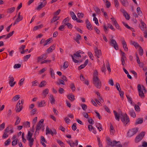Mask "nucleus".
I'll use <instances>...</instances> for the list:
<instances>
[{"label": "nucleus", "mask_w": 147, "mask_h": 147, "mask_svg": "<svg viewBox=\"0 0 147 147\" xmlns=\"http://www.w3.org/2000/svg\"><path fill=\"white\" fill-rule=\"evenodd\" d=\"M69 65L68 63L67 62L65 61L64 63V65H63V68L64 69H65L68 67Z\"/></svg>", "instance_id": "50"}, {"label": "nucleus", "mask_w": 147, "mask_h": 147, "mask_svg": "<svg viewBox=\"0 0 147 147\" xmlns=\"http://www.w3.org/2000/svg\"><path fill=\"white\" fill-rule=\"evenodd\" d=\"M138 130V128L137 127L129 130L127 132V136L129 137H132L137 132Z\"/></svg>", "instance_id": "8"}, {"label": "nucleus", "mask_w": 147, "mask_h": 147, "mask_svg": "<svg viewBox=\"0 0 147 147\" xmlns=\"http://www.w3.org/2000/svg\"><path fill=\"white\" fill-rule=\"evenodd\" d=\"M9 131V127H7L5 129L4 132L3 136V138H6L8 136V135L7 134V133Z\"/></svg>", "instance_id": "16"}, {"label": "nucleus", "mask_w": 147, "mask_h": 147, "mask_svg": "<svg viewBox=\"0 0 147 147\" xmlns=\"http://www.w3.org/2000/svg\"><path fill=\"white\" fill-rule=\"evenodd\" d=\"M94 53H95V55L98 58H99L100 56H101L102 55L101 50L100 49H98L97 48L95 49Z\"/></svg>", "instance_id": "15"}, {"label": "nucleus", "mask_w": 147, "mask_h": 147, "mask_svg": "<svg viewBox=\"0 0 147 147\" xmlns=\"http://www.w3.org/2000/svg\"><path fill=\"white\" fill-rule=\"evenodd\" d=\"M86 26L87 28L90 30H91L92 29V27L91 25L90 24L89 21L87 20L86 21Z\"/></svg>", "instance_id": "19"}, {"label": "nucleus", "mask_w": 147, "mask_h": 147, "mask_svg": "<svg viewBox=\"0 0 147 147\" xmlns=\"http://www.w3.org/2000/svg\"><path fill=\"white\" fill-rule=\"evenodd\" d=\"M59 18V17L54 16L53 18L51 20V23L54 22L57 20H58Z\"/></svg>", "instance_id": "28"}, {"label": "nucleus", "mask_w": 147, "mask_h": 147, "mask_svg": "<svg viewBox=\"0 0 147 147\" xmlns=\"http://www.w3.org/2000/svg\"><path fill=\"white\" fill-rule=\"evenodd\" d=\"M81 106L82 109L84 111H85L87 108V106L85 104H82Z\"/></svg>", "instance_id": "48"}, {"label": "nucleus", "mask_w": 147, "mask_h": 147, "mask_svg": "<svg viewBox=\"0 0 147 147\" xmlns=\"http://www.w3.org/2000/svg\"><path fill=\"white\" fill-rule=\"evenodd\" d=\"M20 12H19L18 13V15L17 18L15 20L13 24V25H15L16 24L18 23V22L22 20L23 19V17L22 16H20Z\"/></svg>", "instance_id": "13"}, {"label": "nucleus", "mask_w": 147, "mask_h": 147, "mask_svg": "<svg viewBox=\"0 0 147 147\" xmlns=\"http://www.w3.org/2000/svg\"><path fill=\"white\" fill-rule=\"evenodd\" d=\"M32 133L30 131H28L26 137L27 140L29 141V146L30 147H32L34 142L33 138H32Z\"/></svg>", "instance_id": "4"}, {"label": "nucleus", "mask_w": 147, "mask_h": 147, "mask_svg": "<svg viewBox=\"0 0 147 147\" xmlns=\"http://www.w3.org/2000/svg\"><path fill=\"white\" fill-rule=\"evenodd\" d=\"M42 26V24H40V25L36 26L34 27L33 29V31H35L38 29L40 28H41Z\"/></svg>", "instance_id": "40"}, {"label": "nucleus", "mask_w": 147, "mask_h": 147, "mask_svg": "<svg viewBox=\"0 0 147 147\" xmlns=\"http://www.w3.org/2000/svg\"><path fill=\"white\" fill-rule=\"evenodd\" d=\"M115 132L114 129L112 124H111L110 125V133L111 134L113 135Z\"/></svg>", "instance_id": "39"}, {"label": "nucleus", "mask_w": 147, "mask_h": 147, "mask_svg": "<svg viewBox=\"0 0 147 147\" xmlns=\"http://www.w3.org/2000/svg\"><path fill=\"white\" fill-rule=\"evenodd\" d=\"M42 126V124L38 123L36 127V131H38L40 130Z\"/></svg>", "instance_id": "44"}, {"label": "nucleus", "mask_w": 147, "mask_h": 147, "mask_svg": "<svg viewBox=\"0 0 147 147\" xmlns=\"http://www.w3.org/2000/svg\"><path fill=\"white\" fill-rule=\"evenodd\" d=\"M49 89L48 88L45 89L42 92V96L44 98H45L47 95L48 93Z\"/></svg>", "instance_id": "24"}, {"label": "nucleus", "mask_w": 147, "mask_h": 147, "mask_svg": "<svg viewBox=\"0 0 147 147\" xmlns=\"http://www.w3.org/2000/svg\"><path fill=\"white\" fill-rule=\"evenodd\" d=\"M121 116L122 117H121V120L123 123V124L125 125L129 122V119L126 114L122 115Z\"/></svg>", "instance_id": "7"}, {"label": "nucleus", "mask_w": 147, "mask_h": 147, "mask_svg": "<svg viewBox=\"0 0 147 147\" xmlns=\"http://www.w3.org/2000/svg\"><path fill=\"white\" fill-rule=\"evenodd\" d=\"M69 18L67 17L63 21V23L64 24L65 26L68 23Z\"/></svg>", "instance_id": "37"}, {"label": "nucleus", "mask_w": 147, "mask_h": 147, "mask_svg": "<svg viewBox=\"0 0 147 147\" xmlns=\"http://www.w3.org/2000/svg\"><path fill=\"white\" fill-rule=\"evenodd\" d=\"M110 43L111 45L116 50L118 49V45H117L116 42L115 40L113 39H111Z\"/></svg>", "instance_id": "11"}, {"label": "nucleus", "mask_w": 147, "mask_h": 147, "mask_svg": "<svg viewBox=\"0 0 147 147\" xmlns=\"http://www.w3.org/2000/svg\"><path fill=\"white\" fill-rule=\"evenodd\" d=\"M84 53L83 52L80 50L78 51L76 53H74L73 54V56L71 55V57L72 58L73 61L75 63H78L79 62V61L75 59V58L77 59H78V58L79 57H81L82 56H83L82 55V54Z\"/></svg>", "instance_id": "2"}, {"label": "nucleus", "mask_w": 147, "mask_h": 147, "mask_svg": "<svg viewBox=\"0 0 147 147\" xmlns=\"http://www.w3.org/2000/svg\"><path fill=\"white\" fill-rule=\"evenodd\" d=\"M25 79V78H22L20 80L19 82L18 83V84L20 86H22L23 84V82H24Z\"/></svg>", "instance_id": "43"}, {"label": "nucleus", "mask_w": 147, "mask_h": 147, "mask_svg": "<svg viewBox=\"0 0 147 147\" xmlns=\"http://www.w3.org/2000/svg\"><path fill=\"white\" fill-rule=\"evenodd\" d=\"M64 120L65 122L66 123L68 124L70 122V120L67 117H66L64 118Z\"/></svg>", "instance_id": "57"}, {"label": "nucleus", "mask_w": 147, "mask_h": 147, "mask_svg": "<svg viewBox=\"0 0 147 147\" xmlns=\"http://www.w3.org/2000/svg\"><path fill=\"white\" fill-rule=\"evenodd\" d=\"M80 79L81 81H83V82H84L85 80L87 79H86L82 75H81L80 76Z\"/></svg>", "instance_id": "64"}, {"label": "nucleus", "mask_w": 147, "mask_h": 147, "mask_svg": "<svg viewBox=\"0 0 147 147\" xmlns=\"http://www.w3.org/2000/svg\"><path fill=\"white\" fill-rule=\"evenodd\" d=\"M30 55H26L25 56H24V59L25 61H27L28 59L30 58Z\"/></svg>", "instance_id": "60"}, {"label": "nucleus", "mask_w": 147, "mask_h": 147, "mask_svg": "<svg viewBox=\"0 0 147 147\" xmlns=\"http://www.w3.org/2000/svg\"><path fill=\"white\" fill-rule=\"evenodd\" d=\"M40 4L38 5L37 7L36 8V9L37 10H40L42 7H45L47 4V2L46 1L43 4L42 2H40Z\"/></svg>", "instance_id": "17"}, {"label": "nucleus", "mask_w": 147, "mask_h": 147, "mask_svg": "<svg viewBox=\"0 0 147 147\" xmlns=\"http://www.w3.org/2000/svg\"><path fill=\"white\" fill-rule=\"evenodd\" d=\"M107 144L112 147L116 146H118L120 144V142L119 141L117 142L115 141H111L109 138H107Z\"/></svg>", "instance_id": "5"}, {"label": "nucleus", "mask_w": 147, "mask_h": 147, "mask_svg": "<svg viewBox=\"0 0 147 147\" xmlns=\"http://www.w3.org/2000/svg\"><path fill=\"white\" fill-rule=\"evenodd\" d=\"M55 46L53 45L47 49V51L48 53H50L52 52L55 49Z\"/></svg>", "instance_id": "21"}, {"label": "nucleus", "mask_w": 147, "mask_h": 147, "mask_svg": "<svg viewBox=\"0 0 147 147\" xmlns=\"http://www.w3.org/2000/svg\"><path fill=\"white\" fill-rule=\"evenodd\" d=\"M14 31H12L11 32L9 33L7 35V36L5 38L6 39H7L8 38H9L14 33Z\"/></svg>", "instance_id": "45"}, {"label": "nucleus", "mask_w": 147, "mask_h": 147, "mask_svg": "<svg viewBox=\"0 0 147 147\" xmlns=\"http://www.w3.org/2000/svg\"><path fill=\"white\" fill-rule=\"evenodd\" d=\"M61 11V9H59L55 12L53 13L54 16H57L60 13Z\"/></svg>", "instance_id": "53"}, {"label": "nucleus", "mask_w": 147, "mask_h": 147, "mask_svg": "<svg viewBox=\"0 0 147 147\" xmlns=\"http://www.w3.org/2000/svg\"><path fill=\"white\" fill-rule=\"evenodd\" d=\"M68 98L71 101H73L75 99L74 96L72 94H69L67 95Z\"/></svg>", "instance_id": "27"}, {"label": "nucleus", "mask_w": 147, "mask_h": 147, "mask_svg": "<svg viewBox=\"0 0 147 147\" xmlns=\"http://www.w3.org/2000/svg\"><path fill=\"white\" fill-rule=\"evenodd\" d=\"M94 10L97 14H99L100 12V9L97 7H95Z\"/></svg>", "instance_id": "62"}, {"label": "nucleus", "mask_w": 147, "mask_h": 147, "mask_svg": "<svg viewBox=\"0 0 147 147\" xmlns=\"http://www.w3.org/2000/svg\"><path fill=\"white\" fill-rule=\"evenodd\" d=\"M24 126L26 127H30V123L28 121L25 122L23 123Z\"/></svg>", "instance_id": "41"}, {"label": "nucleus", "mask_w": 147, "mask_h": 147, "mask_svg": "<svg viewBox=\"0 0 147 147\" xmlns=\"http://www.w3.org/2000/svg\"><path fill=\"white\" fill-rule=\"evenodd\" d=\"M138 147H147V142L145 141L142 142V145H139Z\"/></svg>", "instance_id": "34"}, {"label": "nucleus", "mask_w": 147, "mask_h": 147, "mask_svg": "<svg viewBox=\"0 0 147 147\" xmlns=\"http://www.w3.org/2000/svg\"><path fill=\"white\" fill-rule=\"evenodd\" d=\"M88 59H86L85 62L84 64H82L78 67V69H82L84 68L88 64Z\"/></svg>", "instance_id": "18"}, {"label": "nucleus", "mask_w": 147, "mask_h": 147, "mask_svg": "<svg viewBox=\"0 0 147 147\" xmlns=\"http://www.w3.org/2000/svg\"><path fill=\"white\" fill-rule=\"evenodd\" d=\"M137 88L139 96L142 98H144V91L145 92L146 91L144 86L143 85L141 86L140 84H138Z\"/></svg>", "instance_id": "3"}, {"label": "nucleus", "mask_w": 147, "mask_h": 147, "mask_svg": "<svg viewBox=\"0 0 147 147\" xmlns=\"http://www.w3.org/2000/svg\"><path fill=\"white\" fill-rule=\"evenodd\" d=\"M52 40V38H50L47 40H46L45 41V43L43 44V45L44 46L48 45L51 43V40Z\"/></svg>", "instance_id": "32"}, {"label": "nucleus", "mask_w": 147, "mask_h": 147, "mask_svg": "<svg viewBox=\"0 0 147 147\" xmlns=\"http://www.w3.org/2000/svg\"><path fill=\"white\" fill-rule=\"evenodd\" d=\"M46 55L45 54H43L40 56L38 57L37 58V63H39L43 59H45L46 58Z\"/></svg>", "instance_id": "14"}, {"label": "nucleus", "mask_w": 147, "mask_h": 147, "mask_svg": "<svg viewBox=\"0 0 147 147\" xmlns=\"http://www.w3.org/2000/svg\"><path fill=\"white\" fill-rule=\"evenodd\" d=\"M9 84L11 87H13L16 84V82H14V78L13 77L10 76L9 77Z\"/></svg>", "instance_id": "12"}, {"label": "nucleus", "mask_w": 147, "mask_h": 147, "mask_svg": "<svg viewBox=\"0 0 147 147\" xmlns=\"http://www.w3.org/2000/svg\"><path fill=\"white\" fill-rule=\"evenodd\" d=\"M70 14L72 18V19L73 20H77V18L76 17V16L73 12L71 11H70Z\"/></svg>", "instance_id": "29"}, {"label": "nucleus", "mask_w": 147, "mask_h": 147, "mask_svg": "<svg viewBox=\"0 0 147 147\" xmlns=\"http://www.w3.org/2000/svg\"><path fill=\"white\" fill-rule=\"evenodd\" d=\"M93 81L94 86L97 88H100L101 83L98 77V72L96 70H95L94 72Z\"/></svg>", "instance_id": "1"}, {"label": "nucleus", "mask_w": 147, "mask_h": 147, "mask_svg": "<svg viewBox=\"0 0 147 147\" xmlns=\"http://www.w3.org/2000/svg\"><path fill=\"white\" fill-rule=\"evenodd\" d=\"M18 140H13L12 142V145L13 146H16L18 143Z\"/></svg>", "instance_id": "52"}, {"label": "nucleus", "mask_w": 147, "mask_h": 147, "mask_svg": "<svg viewBox=\"0 0 147 147\" xmlns=\"http://www.w3.org/2000/svg\"><path fill=\"white\" fill-rule=\"evenodd\" d=\"M88 55L90 58L92 60H93L94 57L92 53L90 52H88Z\"/></svg>", "instance_id": "55"}, {"label": "nucleus", "mask_w": 147, "mask_h": 147, "mask_svg": "<svg viewBox=\"0 0 147 147\" xmlns=\"http://www.w3.org/2000/svg\"><path fill=\"white\" fill-rule=\"evenodd\" d=\"M130 115L133 117H135L136 116V114L133 110H131L129 111Z\"/></svg>", "instance_id": "35"}, {"label": "nucleus", "mask_w": 147, "mask_h": 147, "mask_svg": "<svg viewBox=\"0 0 147 147\" xmlns=\"http://www.w3.org/2000/svg\"><path fill=\"white\" fill-rule=\"evenodd\" d=\"M122 4L125 7L127 6L128 5V2L126 0H120Z\"/></svg>", "instance_id": "23"}, {"label": "nucleus", "mask_w": 147, "mask_h": 147, "mask_svg": "<svg viewBox=\"0 0 147 147\" xmlns=\"http://www.w3.org/2000/svg\"><path fill=\"white\" fill-rule=\"evenodd\" d=\"M16 121L15 125H18L20 123V118L18 117H16Z\"/></svg>", "instance_id": "47"}, {"label": "nucleus", "mask_w": 147, "mask_h": 147, "mask_svg": "<svg viewBox=\"0 0 147 147\" xmlns=\"http://www.w3.org/2000/svg\"><path fill=\"white\" fill-rule=\"evenodd\" d=\"M20 96L17 95L15 96L12 99V100L13 101H16L18 100L20 98Z\"/></svg>", "instance_id": "31"}, {"label": "nucleus", "mask_w": 147, "mask_h": 147, "mask_svg": "<svg viewBox=\"0 0 147 147\" xmlns=\"http://www.w3.org/2000/svg\"><path fill=\"white\" fill-rule=\"evenodd\" d=\"M38 107H42L45 106V102L44 100H42L41 102L38 103Z\"/></svg>", "instance_id": "25"}, {"label": "nucleus", "mask_w": 147, "mask_h": 147, "mask_svg": "<svg viewBox=\"0 0 147 147\" xmlns=\"http://www.w3.org/2000/svg\"><path fill=\"white\" fill-rule=\"evenodd\" d=\"M50 72L51 74V76L53 79L55 78V74L54 71L53 69L50 68Z\"/></svg>", "instance_id": "33"}, {"label": "nucleus", "mask_w": 147, "mask_h": 147, "mask_svg": "<svg viewBox=\"0 0 147 147\" xmlns=\"http://www.w3.org/2000/svg\"><path fill=\"white\" fill-rule=\"evenodd\" d=\"M15 7H14L8 8L7 9V12L8 13H11L15 11Z\"/></svg>", "instance_id": "22"}, {"label": "nucleus", "mask_w": 147, "mask_h": 147, "mask_svg": "<svg viewBox=\"0 0 147 147\" xmlns=\"http://www.w3.org/2000/svg\"><path fill=\"white\" fill-rule=\"evenodd\" d=\"M50 100L51 103L52 104H55V99L54 98L52 94L50 95Z\"/></svg>", "instance_id": "26"}, {"label": "nucleus", "mask_w": 147, "mask_h": 147, "mask_svg": "<svg viewBox=\"0 0 147 147\" xmlns=\"http://www.w3.org/2000/svg\"><path fill=\"white\" fill-rule=\"evenodd\" d=\"M47 70L46 68L45 67L42 69L39 72V74H41L42 73H44L45 71Z\"/></svg>", "instance_id": "54"}, {"label": "nucleus", "mask_w": 147, "mask_h": 147, "mask_svg": "<svg viewBox=\"0 0 147 147\" xmlns=\"http://www.w3.org/2000/svg\"><path fill=\"white\" fill-rule=\"evenodd\" d=\"M47 83L45 81H42L39 85L40 87H42L45 86L46 84Z\"/></svg>", "instance_id": "36"}, {"label": "nucleus", "mask_w": 147, "mask_h": 147, "mask_svg": "<svg viewBox=\"0 0 147 147\" xmlns=\"http://www.w3.org/2000/svg\"><path fill=\"white\" fill-rule=\"evenodd\" d=\"M22 100L21 101H19L17 103L16 106V112L18 113L22 109Z\"/></svg>", "instance_id": "9"}, {"label": "nucleus", "mask_w": 147, "mask_h": 147, "mask_svg": "<svg viewBox=\"0 0 147 147\" xmlns=\"http://www.w3.org/2000/svg\"><path fill=\"white\" fill-rule=\"evenodd\" d=\"M131 44L134 45L136 47H139L140 46L138 43L134 41H131Z\"/></svg>", "instance_id": "42"}, {"label": "nucleus", "mask_w": 147, "mask_h": 147, "mask_svg": "<svg viewBox=\"0 0 147 147\" xmlns=\"http://www.w3.org/2000/svg\"><path fill=\"white\" fill-rule=\"evenodd\" d=\"M76 123H74L73 125L72 126V129L73 130H75L76 129Z\"/></svg>", "instance_id": "63"}, {"label": "nucleus", "mask_w": 147, "mask_h": 147, "mask_svg": "<svg viewBox=\"0 0 147 147\" xmlns=\"http://www.w3.org/2000/svg\"><path fill=\"white\" fill-rule=\"evenodd\" d=\"M21 66V65L20 64H15L14 66L13 67L14 68H20Z\"/></svg>", "instance_id": "61"}, {"label": "nucleus", "mask_w": 147, "mask_h": 147, "mask_svg": "<svg viewBox=\"0 0 147 147\" xmlns=\"http://www.w3.org/2000/svg\"><path fill=\"white\" fill-rule=\"evenodd\" d=\"M139 47V54L142 56L143 55V50L141 49V47H140V46Z\"/></svg>", "instance_id": "56"}, {"label": "nucleus", "mask_w": 147, "mask_h": 147, "mask_svg": "<svg viewBox=\"0 0 147 147\" xmlns=\"http://www.w3.org/2000/svg\"><path fill=\"white\" fill-rule=\"evenodd\" d=\"M70 87L72 91H74L75 90L76 88L75 86L73 83H72L71 84Z\"/></svg>", "instance_id": "51"}, {"label": "nucleus", "mask_w": 147, "mask_h": 147, "mask_svg": "<svg viewBox=\"0 0 147 147\" xmlns=\"http://www.w3.org/2000/svg\"><path fill=\"white\" fill-rule=\"evenodd\" d=\"M71 143L70 145V146L71 147H74L75 145H76L77 146L78 145V142L77 140H76L75 141V143L73 142L72 141H71Z\"/></svg>", "instance_id": "38"}, {"label": "nucleus", "mask_w": 147, "mask_h": 147, "mask_svg": "<svg viewBox=\"0 0 147 147\" xmlns=\"http://www.w3.org/2000/svg\"><path fill=\"white\" fill-rule=\"evenodd\" d=\"M5 124L4 123L0 125V131L3 129L5 128Z\"/></svg>", "instance_id": "59"}, {"label": "nucleus", "mask_w": 147, "mask_h": 147, "mask_svg": "<svg viewBox=\"0 0 147 147\" xmlns=\"http://www.w3.org/2000/svg\"><path fill=\"white\" fill-rule=\"evenodd\" d=\"M105 2L106 3L105 5L108 8H109L111 6V4L110 2L107 0Z\"/></svg>", "instance_id": "58"}, {"label": "nucleus", "mask_w": 147, "mask_h": 147, "mask_svg": "<svg viewBox=\"0 0 147 147\" xmlns=\"http://www.w3.org/2000/svg\"><path fill=\"white\" fill-rule=\"evenodd\" d=\"M57 133L56 130H54L53 131L52 130L50 129L48 127H47L46 129V134L47 135L48 134H51L53 136L54 134H55Z\"/></svg>", "instance_id": "10"}, {"label": "nucleus", "mask_w": 147, "mask_h": 147, "mask_svg": "<svg viewBox=\"0 0 147 147\" xmlns=\"http://www.w3.org/2000/svg\"><path fill=\"white\" fill-rule=\"evenodd\" d=\"M84 15V13H78L77 14V16L79 18H83Z\"/></svg>", "instance_id": "46"}, {"label": "nucleus", "mask_w": 147, "mask_h": 147, "mask_svg": "<svg viewBox=\"0 0 147 147\" xmlns=\"http://www.w3.org/2000/svg\"><path fill=\"white\" fill-rule=\"evenodd\" d=\"M114 2L115 7L118 8L119 6V3L118 0H114Z\"/></svg>", "instance_id": "49"}, {"label": "nucleus", "mask_w": 147, "mask_h": 147, "mask_svg": "<svg viewBox=\"0 0 147 147\" xmlns=\"http://www.w3.org/2000/svg\"><path fill=\"white\" fill-rule=\"evenodd\" d=\"M145 134V132L143 131L138 135L135 139V142L136 143H138L140 142L144 137Z\"/></svg>", "instance_id": "6"}, {"label": "nucleus", "mask_w": 147, "mask_h": 147, "mask_svg": "<svg viewBox=\"0 0 147 147\" xmlns=\"http://www.w3.org/2000/svg\"><path fill=\"white\" fill-rule=\"evenodd\" d=\"M113 113L115 115V119L118 121H119L120 119V114H118L116 111H113Z\"/></svg>", "instance_id": "20"}, {"label": "nucleus", "mask_w": 147, "mask_h": 147, "mask_svg": "<svg viewBox=\"0 0 147 147\" xmlns=\"http://www.w3.org/2000/svg\"><path fill=\"white\" fill-rule=\"evenodd\" d=\"M143 120L142 118H139L136 120L135 124L137 125L138 124H141L143 123Z\"/></svg>", "instance_id": "30"}]
</instances>
